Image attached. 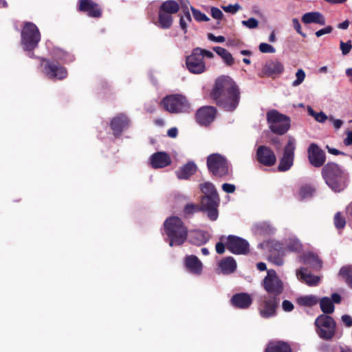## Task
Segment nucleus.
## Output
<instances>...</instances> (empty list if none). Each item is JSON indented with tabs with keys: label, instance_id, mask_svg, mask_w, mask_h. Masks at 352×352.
Here are the masks:
<instances>
[{
	"label": "nucleus",
	"instance_id": "1",
	"mask_svg": "<svg viewBox=\"0 0 352 352\" xmlns=\"http://www.w3.org/2000/svg\"><path fill=\"white\" fill-rule=\"evenodd\" d=\"M216 104L226 111H233L240 100V91L235 82L229 76L217 78L210 92Z\"/></svg>",
	"mask_w": 352,
	"mask_h": 352
},
{
	"label": "nucleus",
	"instance_id": "2",
	"mask_svg": "<svg viewBox=\"0 0 352 352\" xmlns=\"http://www.w3.org/2000/svg\"><path fill=\"white\" fill-rule=\"evenodd\" d=\"M326 184L335 192H340L348 185V175L336 163L328 162L321 170Z\"/></svg>",
	"mask_w": 352,
	"mask_h": 352
},
{
	"label": "nucleus",
	"instance_id": "3",
	"mask_svg": "<svg viewBox=\"0 0 352 352\" xmlns=\"http://www.w3.org/2000/svg\"><path fill=\"white\" fill-rule=\"evenodd\" d=\"M164 228L170 247L182 245L188 236L187 227L182 219L177 216L167 218L164 222Z\"/></svg>",
	"mask_w": 352,
	"mask_h": 352
},
{
	"label": "nucleus",
	"instance_id": "4",
	"mask_svg": "<svg viewBox=\"0 0 352 352\" xmlns=\"http://www.w3.org/2000/svg\"><path fill=\"white\" fill-rule=\"evenodd\" d=\"M41 39V32L37 26L32 22H24L21 32V45L30 58H35L33 50L38 47Z\"/></svg>",
	"mask_w": 352,
	"mask_h": 352
},
{
	"label": "nucleus",
	"instance_id": "5",
	"mask_svg": "<svg viewBox=\"0 0 352 352\" xmlns=\"http://www.w3.org/2000/svg\"><path fill=\"white\" fill-rule=\"evenodd\" d=\"M164 110L170 113L188 112L190 105L186 98L181 94H171L165 96L160 102Z\"/></svg>",
	"mask_w": 352,
	"mask_h": 352
},
{
	"label": "nucleus",
	"instance_id": "6",
	"mask_svg": "<svg viewBox=\"0 0 352 352\" xmlns=\"http://www.w3.org/2000/svg\"><path fill=\"white\" fill-rule=\"evenodd\" d=\"M267 122L271 131L277 135H284L290 128V118L276 109L267 112Z\"/></svg>",
	"mask_w": 352,
	"mask_h": 352
},
{
	"label": "nucleus",
	"instance_id": "7",
	"mask_svg": "<svg viewBox=\"0 0 352 352\" xmlns=\"http://www.w3.org/2000/svg\"><path fill=\"white\" fill-rule=\"evenodd\" d=\"M207 168L217 177H226L230 175L229 162L226 157L219 153H212L207 157Z\"/></svg>",
	"mask_w": 352,
	"mask_h": 352
},
{
	"label": "nucleus",
	"instance_id": "8",
	"mask_svg": "<svg viewBox=\"0 0 352 352\" xmlns=\"http://www.w3.org/2000/svg\"><path fill=\"white\" fill-rule=\"evenodd\" d=\"M314 324L320 338L329 340L335 336L336 322L331 316L320 314L316 318Z\"/></svg>",
	"mask_w": 352,
	"mask_h": 352
},
{
	"label": "nucleus",
	"instance_id": "9",
	"mask_svg": "<svg viewBox=\"0 0 352 352\" xmlns=\"http://www.w3.org/2000/svg\"><path fill=\"white\" fill-rule=\"evenodd\" d=\"M43 72L51 80H62L67 78L68 72L67 69L60 64L58 60L45 58H38Z\"/></svg>",
	"mask_w": 352,
	"mask_h": 352
},
{
	"label": "nucleus",
	"instance_id": "10",
	"mask_svg": "<svg viewBox=\"0 0 352 352\" xmlns=\"http://www.w3.org/2000/svg\"><path fill=\"white\" fill-rule=\"evenodd\" d=\"M280 298L263 295L258 300V311L263 318H270L277 314V309L279 306Z\"/></svg>",
	"mask_w": 352,
	"mask_h": 352
},
{
	"label": "nucleus",
	"instance_id": "11",
	"mask_svg": "<svg viewBox=\"0 0 352 352\" xmlns=\"http://www.w3.org/2000/svg\"><path fill=\"white\" fill-rule=\"evenodd\" d=\"M263 287L267 292V296L278 297L284 290L283 281L277 276L274 270H269L263 280Z\"/></svg>",
	"mask_w": 352,
	"mask_h": 352
},
{
	"label": "nucleus",
	"instance_id": "12",
	"mask_svg": "<svg viewBox=\"0 0 352 352\" xmlns=\"http://www.w3.org/2000/svg\"><path fill=\"white\" fill-rule=\"evenodd\" d=\"M219 196H202L199 204L201 212H207L210 220H217L219 216Z\"/></svg>",
	"mask_w": 352,
	"mask_h": 352
},
{
	"label": "nucleus",
	"instance_id": "13",
	"mask_svg": "<svg viewBox=\"0 0 352 352\" xmlns=\"http://www.w3.org/2000/svg\"><path fill=\"white\" fill-rule=\"evenodd\" d=\"M199 47L192 50L191 54L186 57V65L187 69L192 74H201L206 70V63L203 60L202 54L199 52Z\"/></svg>",
	"mask_w": 352,
	"mask_h": 352
},
{
	"label": "nucleus",
	"instance_id": "14",
	"mask_svg": "<svg viewBox=\"0 0 352 352\" xmlns=\"http://www.w3.org/2000/svg\"><path fill=\"white\" fill-rule=\"evenodd\" d=\"M249 243L244 239L229 235L227 237L226 248L234 254H247L249 253Z\"/></svg>",
	"mask_w": 352,
	"mask_h": 352
},
{
	"label": "nucleus",
	"instance_id": "15",
	"mask_svg": "<svg viewBox=\"0 0 352 352\" xmlns=\"http://www.w3.org/2000/svg\"><path fill=\"white\" fill-rule=\"evenodd\" d=\"M296 149L295 141L289 139L284 148L283 155L280 160L278 166L279 171H287L292 166L294 160V151Z\"/></svg>",
	"mask_w": 352,
	"mask_h": 352
},
{
	"label": "nucleus",
	"instance_id": "16",
	"mask_svg": "<svg viewBox=\"0 0 352 352\" xmlns=\"http://www.w3.org/2000/svg\"><path fill=\"white\" fill-rule=\"evenodd\" d=\"M307 157L309 163L316 168L324 166L326 162L324 151L315 143L309 144L307 148Z\"/></svg>",
	"mask_w": 352,
	"mask_h": 352
},
{
	"label": "nucleus",
	"instance_id": "17",
	"mask_svg": "<svg viewBox=\"0 0 352 352\" xmlns=\"http://www.w3.org/2000/svg\"><path fill=\"white\" fill-rule=\"evenodd\" d=\"M217 113V110L215 107L204 106L197 111L195 119L201 126H208L214 120Z\"/></svg>",
	"mask_w": 352,
	"mask_h": 352
},
{
	"label": "nucleus",
	"instance_id": "18",
	"mask_svg": "<svg viewBox=\"0 0 352 352\" xmlns=\"http://www.w3.org/2000/svg\"><path fill=\"white\" fill-rule=\"evenodd\" d=\"M129 124L130 120L128 116L124 113H119L111 119L109 126L113 135L118 138L129 128Z\"/></svg>",
	"mask_w": 352,
	"mask_h": 352
},
{
	"label": "nucleus",
	"instance_id": "19",
	"mask_svg": "<svg viewBox=\"0 0 352 352\" xmlns=\"http://www.w3.org/2000/svg\"><path fill=\"white\" fill-rule=\"evenodd\" d=\"M256 158L262 165L272 166L276 162V157L274 152L268 146L261 145L256 149Z\"/></svg>",
	"mask_w": 352,
	"mask_h": 352
},
{
	"label": "nucleus",
	"instance_id": "20",
	"mask_svg": "<svg viewBox=\"0 0 352 352\" xmlns=\"http://www.w3.org/2000/svg\"><path fill=\"white\" fill-rule=\"evenodd\" d=\"M78 10L93 18H99L102 15L100 7L92 0H78Z\"/></svg>",
	"mask_w": 352,
	"mask_h": 352
},
{
	"label": "nucleus",
	"instance_id": "21",
	"mask_svg": "<svg viewBox=\"0 0 352 352\" xmlns=\"http://www.w3.org/2000/svg\"><path fill=\"white\" fill-rule=\"evenodd\" d=\"M230 303L236 309H246L252 305V298L249 294L241 292L232 296Z\"/></svg>",
	"mask_w": 352,
	"mask_h": 352
},
{
	"label": "nucleus",
	"instance_id": "22",
	"mask_svg": "<svg viewBox=\"0 0 352 352\" xmlns=\"http://www.w3.org/2000/svg\"><path fill=\"white\" fill-rule=\"evenodd\" d=\"M170 155L163 151H158L153 153L150 157V163L153 168H162L169 166L171 164Z\"/></svg>",
	"mask_w": 352,
	"mask_h": 352
},
{
	"label": "nucleus",
	"instance_id": "23",
	"mask_svg": "<svg viewBox=\"0 0 352 352\" xmlns=\"http://www.w3.org/2000/svg\"><path fill=\"white\" fill-rule=\"evenodd\" d=\"M283 70L284 67L280 62L270 60L265 63L263 67L262 72L265 76L272 77L281 74Z\"/></svg>",
	"mask_w": 352,
	"mask_h": 352
},
{
	"label": "nucleus",
	"instance_id": "24",
	"mask_svg": "<svg viewBox=\"0 0 352 352\" xmlns=\"http://www.w3.org/2000/svg\"><path fill=\"white\" fill-rule=\"evenodd\" d=\"M187 270L194 274L199 275L202 272V263L195 255L187 256L184 261Z\"/></svg>",
	"mask_w": 352,
	"mask_h": 352
},
{
	"label": "nucleus",
	"instance_id": "25",
	"mask_svg": "<svg viewBox=\"0 0 352 352\" xmlns=\"http://www.w3.org/2000/svg\"><path fill=\"white\" fill-rule=\"evenodd\" d=\"M264 352H292V349L287 342L274 340L267 344Z\"/></svg>",
	"mask_w": 352,
	"mask_h": 352
},
{
	"label": "nucleus",
	"instance_id": "26",
	"mask_svg": "<svg viewBox=\"0 0 352 352\" xmlns=\"http://www.w3.org/2000/svg\"><path fill=\"white\" fill-rule=\"evenodd\" d=\"M236 262L232 256H227L221 259L218 267L223 274L228 275L236 271Z\"/></svg>",
	"mask_w": 352,
	"mask_h": 352
},
{
	"label": "nucleus",
	"instance_id": "27",
	"mask_svg": "<svg viewBox=\"0 0 352 352\" xmlns=\"http://www.w3.org/2000/svg\"><path fill=\"white\" fill-rule=\"evenodd\" d=\"M209 239V234L206 231L198 230L190 232L189 242L193 245L197 246L204 245Z\"/></svg>",
	"mask_w": 352,
	"mask_h": 352
},
{
	"label": "nucleus",
	"instance_id": "28",
	"mask_svg": "<svg viewBox=\"0 0 352 352\" xmlns=\"http://www.w3.org/2000/svg\"><path fill=\"white\" fill-rule=\"evenodd\" d=\"M197 170V166L193 162H188L176 171L177 177L180 179H188L193 175Z\"/></svg>",
	"mask_w": 352,
	"mask_h": 352
},
{
	"label": "nucleus",
	"instance_id": "29",
	"mask_svg": "<svg viewBox=\"0 0 352 352\" xmlns=\"http://www.w3.org/2000/svg\"><path fill=\"white\" fill-rule=\"evenodd\" d=\"M302 21L305 24L316 23L321 25H325L324 16L319 12H307L302 16Z\"/></svg>",
	"mask_w": 352,
	"mask_h": 352
},
{
	"label": "nucleus",
	"instance_id": "30",
	"mask_svg": "<svg viewBox=\"0 0 352 352\" xmlns=\"http://www.w3.org/2000/svg\"><path fill=\"white\" fill-rule=\"evenodd\" d=\"M297 275H300V278L309 286H316L320 281V278L318 276L307 273V270L306 268H301L297 272Z\"/></svg>",
	"mask_w": 352,
	"mask_h": 352
},
{
	"label": "nucleus",
	"instance_id": "31",
	"mask_svg": "<svg viewBox=\"0 0 352 352\" xmlns=\"http://www.w3.org/2000/svg\"><path fill=\"white\" fill-rule=\"evenodd\" d=\"M159 10L172 16L179 10V5L175 0H167L161 4Z\"/></svg>",
	"mask_w": 352,
	"mask_h": 352
},
{
	"label": "nucleus",
	"instance_id": "32",
	"mask_svg": "<svg viewBox=\"0 0 352 352\" xmlns=\"http://www.w3.org/2000/svg\"><path fill=\"white\" fill-rule=\"evenodd\" d=\"M53 54L56 59L65 63H72L75 60V57L73 54L60 48L54 49Z\"/></svg>",
	"mask_w": 352,
	"mask_h": 352
},
{
	"label": "nucleus",
	"instance_id": "33",
	"mask_svg": "<svg viewBox=\"0 0 352 352\" xmlns=\"http://www.w3.org/2000/svg\"><path fill=\"white\" fill-rule=\"evenodd\" d=\"M173 16L159 10L157 25L162 29H168L173 24Z\"/></svg>",
	"mask_w": 352,
	"mask_h": 352
},
{
	"label": "nucleus",
	"instance_id": "34",
	"mask_svg": "<svg viewBox=\"0 0 352 352\" xmlns=\"http://www.w3.org/2000/svg\"><path fill=\"white\" fill-rule=\"evenodd\" d=\"M213 50L222 58L227 65L231 66L234 64V58L232 54L226 49L217 46L213 47Z\"/></svg>",
	"mask_w": 352,
	"mask_h": 352
},
{
	"label": "nucleus",
	"instance_id": "35",
	"mask_svg": "<svg viewBox=\"0 0 352 352\" xmlns=\"http://www.w3.org/2000/svg\"><path fill=\"white\" fill-rule=\"evenodd\" d=\"M199 212H201L199 204L189 203L184 206L182 216L184 219H190L195 213Z\"/></svg>",
	"mask_w": 352,
	"mask_h": 352
},
{
	"label": "nucleus",
	"instance_id": "36",
	"mask_svg": "<svg viewBox=\"0 0 352 352\" xmlns=\"http://www.w3.org/2000/svg\"><path fill=\"white\" fill-rule=\"evenodd\" d=\"M320 307L322 311V314L328 315L334 311L335 306L331 298L323 297L320 300Z\"/></svg>",
	"mask_w": 352,
	"mask_h": 352
},
{
	"label": "nucleus",
	"instance_id": "37",
	"mask_svg": "<svg viewBox=\"0 0 352 352\" xmlns=\"http://www.w3.org/2000/svg\"><path fill=\"white\" fill-rule=\"evenodd\" d=\"M339 276L349 287L352 288V265H348L342 267L339 271Z\"/></svg>",
	"mask_w": 352,
	"mask_h": 352
},
{
	"label": "nucleus",
	"instance_id": "38",
	"mask_svg": "<svg viewBox=\"0 0 352 352\" xmlns=\"http://www.w3.org/2000/svg\"><path fill=\"white\" fill-rule=\"evenodd\" d=\"M318 302L316 296L313 295L300 296L297 299V302L300 306L312 307Z\"/></svg>",
	"mask_w": 352,
	"mask_h": 352
},
{
	"label": "nucleus",
	"instance_id": "39",
	"mask_svg": "<svg viewBox=\"0 0 352 352\" xmlns=\"http://www.w3.org/2000/svg\"><path fill=\"white\" fill-rule=\"evenodd\" d=\"M283 250H278V252L271 251L268 256V260L276 265L280 266L283 264Z\"/></svg>",
	"mask_w": 352,
	"mask_h": 352
},
{
	"label": "nucleus",
	"instance_id": "40",
	"mask_svg": "<svg viewBox=\"0 0 352 352\" xmlns=\"http://www.w3.org/2000/svg\"><path fill=\"white\" fill-rule=\"evenodd\" d=\"M200 189L204 196H219L215 186L211 182H205L200 185Z\"/></svg>",
	"mask_w": 352,
	"mask_h": 352
},
{
	"label": "nucleus",
	"instance_id": "41",
	"mask_svg": "<svg viewBox=\"0 0 352 352\" xmlns=\"http://www.w3.org/2000/svg\"><path fill=\"white\" fill-rule=\"evenodd\" d=\"M184 16H182L179 19V25L184 33L187 32V24L188 22L192 21L191 15L190 14L188 8L186 6L183 8Z\"/></svg>",
	"mask_w": 352,
	"mask_h": 352
},
{
	"label": "nucleus",
	"instance_id": "42",
	"mask_svg": "<svg viewBox=\"0 0 352 352\" xmlns=\"http://www.w3.org/2000/svg\"><path fill=\"white\" fill-rule=\"evenodd\" d=\"M333 222L335 227L338 230L343 229L346 226V219L340 212H338L334 215Z\"/></svg>",
	"mask_w": 352,
	"mask_h": 352
},
{
	"label": "nucleus",
	"instance_id": "43",
	"mask_svg": "<svg viewBox=\"0 0 352 352\" xmlns=\"http://www.w3.org/2000/svg\"><path fill=\"white\" fill-rule=\"evenodd\" d=\"M315 192V189L311 186H302L299 190V196L302 199L311 197Z\"/></svg>",
	"mask_w": 352,
	"mask_h": 352
},
{
	"label": "nucleus",
	"instance_id": "44",
	"mask_svg": "<svg viewBox=\"0 0 352 352\" xmlns=\"http://www.w3.org/2000/svg\"><path fill=\"white\" fill-rule=\"evenodd\" d=\"M287 248L292 252H300L302 249V245L299 240L292 239L289 240L287 245Z\"/></svg>",
	"mask_w": 352,
	"mask_h": 352
},
{
	"label": "nucleus",
	"instance_id": "45",
	"mask_svg": "<svg viewBox=\"0 0 352 352\" xmlns=\"http://www.w3.org/2000/svg\"><path fill=\"white\" fill-rule=\"evenodd\" d=\"M308 113L309 115L314 117L317 122L320 123H324L328 119L327 116L324 112L317 113L311 107H309Z\"/></svg>",
	"mask_w": 352,
	"mask_h": 352
},
{
	"label": "nucleus",
	"instance_id": "46",
	"mask_svg": "<svg viewBox=\"0 0 352 352\" xmlns=\"http://www.w3.org/2000/svg\"><path fill=\"white\" fill-rule=\"evenodd\" d=\"M191 11L194 19L197 21H208L210 20L204 13H202L200 10L195 8L194 7L191 6Z\"/></svg>",
	"mask_w": 352,
	"mask_h": 352
},
{
	"label": "nucleus",
	"instance_id": "47",
	"mask_svg": "<svg viewBox=\"0 0 352 352\" xmlns=\"http://www.w3.org/2000/svg\"><path fill=\"white\" fill-rule=\"evenodd\" d=\"M340 48L342 55L346 56L349 54L352 49L351 41L349 40L347 42L340 41Z\"/></svg>",
	"mask_w": 352,
	"mask_h": 352
},
{
	"label": "nucleus",
	"instance_id": "48",
	"mask_svg": "<svg viewBox=\"0 0 352 352\" xmlns=\"http://www.w3.org/2000/svg\"><path fill=\"white\" fill-rule=\"evenodd\" d=\"M306 262L307 263H311L316 267H322V261L317 256L313 254H309L306 258Z\"/></svg>",
	"mask_w": 352,
	"mask_h": 352
},
{
	"label": "nucleus",
	"instance_id": "49",
	"mask_svg": "<svg viewBox=\"0 0 352 352\" xmlns=\"http://www.w3.org/2000/svg\"><path fill=\"white\" fill-rule=\"evenodd\" d=\"M296 79L293 82V86H298L303 82L305 78V73L302 69H299L296 73Z\"/></svg>",
	"mask_w": 352,
	"mask_h": 352
},
{
	"label": "nucleus",
	"instance_id": "50",
	"mask_svg": "<svg viewBox=\"0 0 352 352\" xmlns=\"http://www.w3.org/2000/svg\"><path fill=\"white\" fill-rule=\"evenodd\" d=\"M258 49L262 53H274L276 51L272 45L266 43H260Z\"/></svg>",
	"mask_w": 352,
	"mask_h": 352
},
{
	"label": "nucleus",
	"instance_id": "51",
	"mask_svg": "<svg viewBox=\"0 0 352 352\" xmlns=\"http://www.w3.org/2000/svg\"><path fill=\"white\" fill-rule=\"evenodd\" d=\"M242 24L250 29H254L258 26V21L255 18L251 17L247 21H243Z\"/></svg>",
	"mask_w": 352,
	"mask_h": 352
},
{
	"label": "nucleus",
	"instance_id": "52",
	"mask_svg": "<svg viewBox=\"0 0 352 352\" xmlns=\"http://www.w3.org/2000/svg\"><path fill=\"white\" fill-rule=\"evenodd\" d=\"M222 8L226 12L235 14L241 8V6L238 3H236L234 5L230 4L223 6Z\"/></svg>",
	"mask_w": 352,
	"mask_h": 352
},
{
	"label": "nucleus",
	"instance_id": "53",
	"mask_svg": "<svg viewBox=\"0 0 352 352\" xmlns=\"http://www.w3.org/2000/svg\"><path fill=\"white\" fill-rule=\"evenodd\" d=\"M294 28L296 30V32L300 34L302 37H306V34L302 32L301 25L298 19L294 18L292 19Z\"/></svg>",
	"mask_w": 352,
	"mask_h": 352
},
{
	"label": "nucleus",
	"instance_id": "54",
	"mask_svg": "<svg viewBox=\"0 0 352 352\" xmlns=\"http://www.w3.org/2000/svg\"><path fill=\"white\" fill-rule=\"evenodd\" d=\"M211 15L215 19H221L223 18V12L220 9L216 7H212L211 8Z\"/></svg>",
	"mask_w": 352,
	"mask_h": 352
},
{
	"label": "nucleus",
	"instance_id": "55",
	"mask_svg": "<svg viewBox=\"0 0 352 352\" xmlns=\"http://www.w3.org/2000/svg\"><path fill=\"white\" fill-rule=\"evenodd\" d=\"M282 308L286 312L292 311L294 307L292 302L288 300H284L282 302Z\"/></svg>",
	"mask_w": 352,
	"mask_h": 352
},
{
	"label": "nucleus",
	"instance_id": "56",
	"mask_svg": "<svg viewBox=\"0 0 352 352\" xmlns=\"http://www.w3.org/2000/svg\"><path fill=\"white\" fill-rule=\"evenodd\" d=\"M207 37L210 41H213V42H217V43H223L226 41V38L224 36H216L212 33H208L207 35Z\"/></svg>",
	"mask_w": 352,
	"mask_h": 352
},
{
	"label": "nucleus",
	"instance_id": "57",
	"mask_svg": "<svg viewBox=\"0 0 352 352\" xmlns=\"http://www.w3.org/2000/svg\"><path fill=\"white\" fill-rule=\"evenodd\" d=\"M333 31V28L330 25L327 26L323 29H320L316 32V36L317 37H320L324 34H330Z\"/></svg>",
	"mask_w": 352,
	"mask_h": 352
},
{
	"label": "nucleus",
	"instance_id": "58",
	"mask_svg": "<svg viewBox=\"0 0 352 352\" xmlns=\"http://www.w3.org/2000/svg\"><path fill=\"white\" fill-rule=\"evenodd\" d=\"M222 189L227 193H233L235 191L236 187L234 184L225 183L222 185Z\"/></svg>",
	"mask_w": 352,
	"mask_h": 352
},
{
	"label": "nucleus",
	"instance_id": "59",
	"mask_svg": "<svg viewBox=\"0 0 352 352\" xmlns=\"http://www.w3.org/2000/svg\"><path fill=\"white\" fill-rule=\"evenodd\" d=\"M341 320L346 327H352V318L349 315H343L341 318Z\"/></svg>",
	"mask_w": 352,
	"mask_h": 352
},
{
	"label": "nucleus",
	"instance_id": "60",
	"mask_svg": "<svg viewBox=\"0 0 352 352\" xmlns=\"http://www.w3.org/2000/svg\"><path fill=\"white\" fill-rule=\"evenodd\" d=\"M226 248V243L224 244L223 242L221 241L217 243L215 245L216 252L219 254H222L225 252Z\"/></svg>",
	"mask_w": 352,
	"mask_h": 352
},
{
	"label": "nucleus",
	"instance_id": "61",
	"mask_svg": "<svg viewBox=\"0 0 352 352\" xmlns=\"http://www.w3.org/2000/svg\"><path fill=\"white\" fill-rule=\"evenodd\" d=\"M199 50L200 51H199V52H200L202 54L203 60H204V56L209 58H212L214 56L213 53L211 52L210 51H208V50H204V49H201L200 47H199Z\"/></svg>",
	"mask_w": 352,
	"mask_h": 352
},
{
	"label": "nucleus",
	"instance_id": "62",
	"mask_svg": "<svg viewBox=\"0 0 352 352\" xmlns=\"http://www.w3.org/2000/svg\"><path fill=\"white\" fill-rule=\"evenodd\" d=\"M178 133L177 129L176 127H172L169 129L167 131V135L172 138H175L177 137Z\"/></svg>",
	"mask_w": 352,
	"mask_h": 352
},
{
	"label": "nucleus",
	"instance_id": "63",
	"mask_svg": "<svg viewBox=\"0 0 352 352\" xmlns=\"http://www.w3.org/2000/svg\"><path fill=\"white\" fill-rule=\"evenodd\" d=\"M344 143L346 146L352 145V131H348L346 138L344 140Z\"/></svg>",
	"mask_w": 352,
	"mask_h": 352
},
{
	"label": "nucleus",
	"instance_id": "64",
	"mask_svg": "<svg viewBox=\"0 0 352 352\" xmlns=\"http://www.w3.org/2000/svg\"><path fill=\"white\" fill-rule=\"evenodd\" d=\"M331 300L333 301V303L339 304L342 301V298L338 293H333L331 294Z\"/></svg>",
	"mask_w": 352,
	"mask_h": 352
}]
</instances>
